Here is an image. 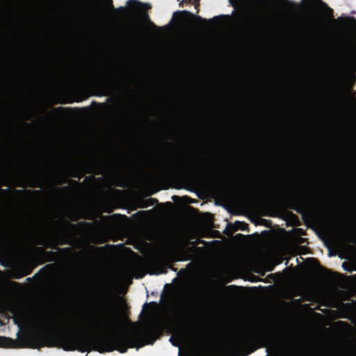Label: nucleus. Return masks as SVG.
Masks as SVG:
<instances>
[{
	"label": "nucleus",
	"instance_id": "9d476101",
	"mask_svg": "<svg viewBox=\"0 0 356 356\" xmlns=\"http://www.w3.org/2000/svg\"><path fill=\"white\" fill-rule=\"evenodd\" d=\"M62 1H63L65 8L67 9L69 6V0H62Z\"/></svg>",
	"mask_w": 356,
	"mask_h": 356
},
{
	"label": "nucleus",
	"instance_id": "1a4fd4ad",
	"mask_svg": "<svg viewBox=\"0 0 356 356\" xmlns=\"http://www.w3.org/2000/svg\"><path fill=\"white\" fill-rule=\"evenodd\" d=\"M234 343V345L236 346H240L241 344L242 341H241V339H235Z\"/></svg>",
	"mask_w": 356,
	"mask_h": 356
},
{
	"label": "nucleus",
	"instance_id": "f03ea898",
	"mask_svg": "<svg viewBox=\"0 0 356 356\" xmlns=\"http://www.w3.org/2000/svg\"><path fill=\"white\" fill-rule=\"evenodd\" d=\"M127 5L134 11L138 13V15L141 16L142 18L146 19L147 18V15L145 13V10L150 8V6L147 3H143L136 0H129L127 1Z\"/></svg>",
	"mask_w": 356,
	"mask_h": 356
},
{
	"label": "nucleus",
	"instance_id": "9b49d317",
	"mask_svg": "<svg viewBox=\"0 0 356 356\" xmlns=\"http://www.w3.org/2000/svg\"><path fill=\"white\" fill-rule=\"evenodd\" d=\"M239 0H229V3L235 6Z\"/></svg>",
	"mask_w": 356,
	"mask_h": 356
},
{
	"label": "nucleus",
	"instance_id": "f257e3e1",
	"mask_svg": "<svg viewBox=\"0 0 356 356\" xmlns=\"http://www.w3.org/2000/svg\"><path fill=\"white\" fill-rule=\"evenodd\" d=\"M49 265H46V346L50 343L52 336L60 341L65 350H79L86 352L93 349L99 353L117 350L124 353L128 348L134 346L132 333L121 331L118 323L112 314L98 318L88 327L86 334L74 322L65 318L51 325L49 320Z\"/></svg>",
	"mask_w": 356,
	"mask_h": 356
},
{
	"label": "nucleus",
	"instance_id": "2eb2a0df",
	"mask_svg": "<svg viewBox=\"0 0 356 356\" xmlns=\"http://www.w3.org/2000/svg\"><path fill=\"white\" fill-rule=\"evenodd\" d=\"M33 278V277H32V278H31V277H28V278L26 279V280H27L28 282H30Z\"/></svg>",
	"mask_w": 356,
	"mask_h": 356
},
{
	"label": "nucleus",
	"instance_id": "7ed1b4c3",
	"mask_svg": "<svg viewBox=\"0 0 356 356\" xmlns=\"http://www.w3.org/2000/svg\"><path fill=\"white\" fill-rule=\"evenodd\" d=\"M49 0H46V80H49Z\"/></svg>",
	"mask_w": 356,
	"mask_h": 356
},
{
	"label": "nucleus",
	"instance_id": "6e6552de",
	"mask_svg": "<svg viewBox=\"0 0 356 356\" xmlns=\"http://www.w3.org/2000/svg\"><path fill=\"white\" fill-rule=\"evenodd\" d=\"M15 193L18 195H22L24 193L31 194V191L25 189H15Z\"/></svg>",
	"mask_w": 356,
	"mask_h": 356
},
{
	"label": "nucleus",
	"instance_id": "ddd939ff",
	"mask_svg": "<svg viewBox=\"0 0 356 356\" xmlns=\"http://www.w3.org/2000/svg\"><path fill=\"white\" fill-rule=\"evenodd\" d=\"M45 255H46V262H47L48 261L49 252L46 251Z\"/></svg>",
	"mask_w": 356,
	"mask_h": 356
},
{
	"label": "nucleus",
	"instance_id": "20e7f679",
	"mask_svg": "<svg viewBox=\"0 0 356 356\" xmlns=\"http://www.w3.org/2000/svg\"><path fill=\"white\" fill-rule=\"evenodd\" d=\"M40 47H44V0H40Z\"/></svg>",
	"mask_w": 356,
	"mask_h": 356
},
{
	"label": "nucleus",
	"instance_id": "39448f33",
	"mask_svg": "<svg viewBox=\"0 0 356 356\" xmlns=\"http://www.w3.org/2000/svg\"><path fill=\"white\" fill-rule=\"evenodd\" d=\"M13 277L20 279L31 273V269L26 266H19L13 270Z\"/></svg>",
	"mask_w": 356,
	"mask_h": 356
},
{
	"label": "nucleus",
	"instance_id": "f8f14e48",
	"mask_svg": "<svg viewBox=\"0 0 356 356\" xmlns=\"http://www.w3.org/2000/svg\"><path fill=\"white\" fill-rule=\"evenodd\" d=\"M96 80H97V81L101 82V83H103L105 81V80L104 79L99 78V77L96 78Z\"/></svg>",
	"mask_w": 356,
	"mask_h": 356
},
{
	"label": "nucleus",
	"instance_id": "4468645a",
	"mask_svg": "<svg viewBox=\"0 0 356 356\" xmlns=\"http://www.w3.org/2000/svg\"><path fill=\"white\" fill-rule=\"evenodd\" d=\"M154 340H155V339H152V340L151 341H149V342H147V343L152 344Z\"/></svg>",
	"mask_w": 356,
	"mask_h": 356
},
{
	"label": "nucleus",
	"instance_id": "423d86ee",
	"mask_svg": "<svg viewBox=\"0 0 356 356\" xmlns=\"http://www.w3.org/2000/svg\"><path fill=\"white\" fill-rule=\"evenodd\" d=\"M184 340V337L182 335H178L176 337H172L170 339V341L172 345L176 347H180V343ZM179 356H189L187 353H183L181 348L179 349Z\"/></svg>",
	"mask_w": 356,
	"mask_h": 356
},
{
	"label": "nucleus",
	"instance_id": "dca6fc26",
	"mask_svg": "<svg viewBox=\"0 0 356 356\" xmlns=\"http://www.w3.org/2000/svg\"><path fill=\"white\" fill-rule=\"evenodd\" d=\"M1 191L3 192V193H6V192L8 191V190L7 189L6 190H1Z\"/></svg>",
	"mask_w": 356,
	"mask_h": 356
},
{
	"label": "nucleus",
	"instance_id": "0eeeda50",
	"mask_svg": "<svg viewBox=\"0 0 356 356\" xmlns=\"http://www.w3.org/2000/svg\"><path fill=\"white\" fill-rule=\"evenodd\" d=\"M338 20L341 24V26L339 27L340 31H344L347 28L354 25V22L349 17H346L345 19L339 18Z\"/></svg>",
	"mask_w": 356,
	"mask_h": 356
}]
</instances>
